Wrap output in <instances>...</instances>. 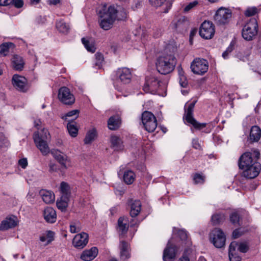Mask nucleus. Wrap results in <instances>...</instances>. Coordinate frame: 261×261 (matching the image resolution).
Instances as JSON below:
<instances>
[{
  "instance_id": "nucleus-1",
  "label": "nucleus",
  "mask_w": 261,
  "mask_h": 261,
  "mask_svg": "<svg viewBox=\"0 0 261 261\" xmlns=\"http://www.w3.org/2000/svg\"><path fill=\"white\" fill-rule=\"evenodd\" d=\"M176 48L172 45H168L165 49L166 54L159 57L156 62L158 71L162 74L171 72L176 65L177 60L174 53Z\"/></svg>"
},
{
  "instance_id": "nucleus-2",
  "label": "nucleus",
  "mask_w": 261,
  "mask_h": 261,
  "mask_svg": "<svg viewBox=\"0 0 261 261\" xmlns=\"http://www.w3.org/2000/svg\"><path fill=\"white\" fill-rule=\"evenodd\" d=\"M115 8L114 6H110L107 8L106 5L99 11V17L101 18L99 24L102 29L108 30L112 27L115 20Z\"/></svg>"
},
{
  "instance_id": "nucleus-3",
  "label": "nucleus",
  "mask_w": 261,
  "mask_h": 261,
  "mask_svg": "<svg viewBox=\"0 0 261 261\" xmlns=\"http://www.w3.org/2000/svg\"><path fill=\"white\" fill-rule=\"evenodd\" d=\"M49 138L48 131L44 128L41 129L40 132H35L33 135L34 142L43 155H46L49 152V148L46 142V140Z\"/></svg>"
},
{
  "instance_id": "nucleus-4",
  "label": "nucleus",
  "mask_w": 261,
  "mask_h": 261,
  "mask_svg": "<svg viewBox=\"0 0 261 261\" xmlns=\"http://www.w3.org/2000/svg\"><path fill=\"white\" fill-rule=\"evenodd\" d=\"M260 153L258 151L253 153L246 152L241 155L238 161V166L240 169L246 168L251 165H253L255 162H258Z\"/></svg>"
},
{
  "instance_id": "nucleus-5",
  "label": "nucleus",
  "mask_w": 261,
  "mask_h": 261,
  "mask_svg": "<svg viewBox=\"0 0 261 261\" xmlns=\"http://www.w3.org/2000/svg\"><path fill=\"white\" fill-rule=\"evenodd\" d=\"M258 24L256 19L251 18L244 26L242 35L246 40H251L257 34Z\"/></svg>"
},
{
  "instance_id": "nucleus-6",
  "label": "nucleus",
  "mask_w": 261,
  "mask_h": 261,
  "mask_svg": "<svg viewBox=\"0 0 261 261\" xmlns=\"http://www.w3.org/2000/svg\"><path fill=\"white\" fill-rule=\"evenodd\" d=\"M196 102L197 101L195 100L189 105L185 111V118L188 123L192 125L196 129L200 130L206 127V123H199L193 117L194 108Z\"/></svg>"
},
{
  "instance_id": "nucleus-7",
  "label": "nucleus",
  "mask_w": 261,
  "mask_h": 261,
  "mask_svg": "<svg viewBox=\"0 0 261 261\" xmlns=\"http://www.w3.org/2000/svg\"><path fill=\"white\" fill-rule=\"evenodd\" d=\"M210 239L216 248H222L225 244V235L220 228H215L212 230L210 234Z\"/></svg>"
},
{
  "instance_id": "nucleus-8",
  "label": "nucleus",
  "mask_w": 261,
  "mask_h": 261,
  "mask_svg": "<svg viewBox=\"0 0 261 261\" xmlns=\"http://www.w3.org/2000/svg\"><path fill=\"white\" fill-rule=\"evenodd\" d=\"M231 17L230 10L222 7L216 12L214 16V21L217 25H225L228 23Z\"/></svg>"
},
{
  "instance_id": "nucleus-9",
  "label": "nucleus",
  "mask_w": 261,
  "mask_h": 261,
  "mask_svg": "<svg viewBox=\"0 0 261 261\" xmlns=\"http://www.w3.org/2000/svg\"><path fill=\"white\" fill-rule=\"evenodd\" d=\"M191 68L195 74L203 75L208 70V64L206 60L196 58L191 63Z\"/></svg>"
},
{
  "instance_id": "nucleus-10",
  "label": "nucleus",
  "mask_w": 261,
  "mask_h": 261,
  "mask_svg": "<svg viewBox=\"0 0 261 261\" xmlns=\"http://www.w3.org/2000/svg\"><path fill=\"white\" fill-rule=\"evenodd\" d=\"M58 98L61 102L66 105H72L75 102V97L70 89L66 87H62L59 90Z\"/></svg>"
},
{
  "instance_id": "nucleus-11",
  "label": "nucleus",
  "mask_w": 261,
  "mask_h": 261,
  "mask_svg": "<svg viewBox=\"0 0 261 261\" xmlns=\"http://www.w3.org/2000/svg\"><path fill=\"white\" fill-rule=\"evenodd\" d=\"M161 81L155 76L150 75L145 78V83L143 87V90L145 92L155 93L160 86Z\"/></svg>"
},
{
  "instance_id": "nucleus-12",
  "label": "nucleus",
  "mask_w": 261,
  "mask_h": 261,
  "mask_svg": "<svg viewBox=\"0 0 261 261\" xmlns=\"http://www.w3.org/2000/svg\"><path fill=\"white\" fill-rule=\"evenodd\" d=\"M215 31L213 24L209 21H204L199 29V35L205 39H211L214 35Z\"/></svg>"
},
{
  "instance_id": "nucleus-13",
  "label": "nucleus",
  "mask_w": 261,
  "mask_h": 261,
  "mask_svg": "<svg viewBox=\"0 0 261 261\" xmlns=\"http://www.w3.org/2000/svg\"><path fill=\"white\" fill-rule=\"evenodd\" d=\"M12 84L17 91L21 92H25L29 89L27 79L18 74H14L13 76Z\"/></svg>"
},
{
  "instance_id": "nucleus-14",
  "label": "nucleus",
  "mask_w": 261,
  "mask_h": 261,
  "mask_svg": "<svg viewBox=\"0 0 261 261\" xmlns=\"http://www.w3.org/2000/svg\"><path fill=\"white\" fill-rule=\"evenodd\" d=\"M242 174L243 175L248 179H252L258 176L260 170L261 165L259 162H255L253 165H251L249 167L244 168Z\"/></svg>"
},
{
  "instance_id": "nucleus-15",
  "label": "nucleus",
  "mask_w": 261,
  "mask_h": 261,
  "mask_svg": "<svg viewBox=\"0 0 261 261\" xmlns=\"http://www.w3.org/2000/svg\"><path fill=\"white\" fill-rule=\"evenodd\" d=\"M18 224V220L16 216L11 215L7 217L0 223V231H5L16 227Z\"/></svg>"
},
{
  "instance_id": "nucleus-16",
  "label": "nucleus",
  "mask_w": 261,
  "mask_h": 261,
  "mask_svg": "<svg viewBox=\"0 0 261 261\" xmlns=\"http://www.w3.org/2000/svg\"><path fill=\"white\" fill-rule=\"evenodd\" d=\"M88 238V234L85 232L77 234L73 239L72 244L77 249H82L87 244Z\"/></svg>"
},
{
  "instance_id": "nucleus-17",
  "label": "nucleus",
  "mask_w": 261,
  "mask_h": 261,
  "mask_svg": "<svg viewBox=\"0 0 261 261\" xmlns=\"http://www.w3.org/2000/svg\"><path fill=\"white\" fill-rule=\"evenodd\" d=\"M189 25V21L186 17L182 16L177 21H173L170 24L172 29L182 33L187 30Z\"/></svg>"
},
{
  "instance_id": "nucleus-18",
  "label": "nucleus",
  "mask_w": 261,
  "mask_h": 261,
  "mask_svg": "<svg viewBox=\"0 0 261 261\" xmlns=\"http://www.w3.org/2000/svg\"><path fill=\"white\" fill-rule=\"evenodd\" d=\"M117 75L120 81L124 84H128L130 82L132 74L128 68L119 69L117 71Z\"/></svg>"
},
{
  "instance_id": "nucleus-19",
  "label": "nucleus",
  "mask_w": 261,
  "mask_h": 261,
  "mask_svg": "<svg viewBox=\"0 0 261 261\" xmlns=\"http://www.w3.org/2000/svg\"><path fill=\"white\" fill-rule=\"evenodd\" d=\"M238 246V242H232L229 246L228 255L230 261H241L242 258L236 253V248Z\"/></svg>"
},
{
  "instance_id": "nucleus-20",
  "label": "nucleus",
  "mask_w": 261,
  "mask_h": 261,
  "mask_svg": "<svg viewBox=\"0 0 261 261\" xmlns=\"http://www.w3.org/2000/svg\"><path fill=\"white\" fill-rule=\"evenodd\" d=\"M97 254L98 249L96 247H93L89 250L84 251L81 255V258L85 261H91L97 255Z\"/></svg>"
},
{
  "instance_id": "nucleus-21",
  "label": "nucleus",
  "mask_w": 261,
  "mask_h": 261,
  "mask_svg": "<svg viewBox=\"0 0 261 261\" xmlns=\"http://www.w3.org/2000/svg\"><path fill=\"white\" fill-rule=\"evenodd\" d=\"M43 217L47 222L54 223L57 219L56 212L53 207H46L43 211Z\"/></svg>"
},
{
  "instance_id": "nucleus-22",
  "label": "nucleus",
  "mask_w": 261,
  "mask_h": 261,
  "mask_svg": "<svg viewBox=\"0 0 261 261\" xmlns=\"http://www.w3.org/2000/svg\"><path fill=\"white\" fill-rule=\"evenodd\" d=\"M128 220L127 218L121 217L118 220L117 230L120 235L126 234L128 229Z\"/></svg>"
},
{
  "instance_id": "nucleus-23",
  "label": "nucleus",
  "mask_w": 261,
  "mask_h": 261,
  "mask_svg": "<svg viewBox=\"0 0 261 261\" xmlns=\"http://www.w3.org/2000/svg\"><path fill=\"white\" fill-rule=\"evenodd\" d=\"M111 147L114 150L119 151L123 149V142L121 139L116 135H112L110 137Z\"/></svg>"
},
{
  "instance_id": "nucleus-24",
  "label": "nucleus",
  "mask_w": 261,
  "mask_h": 261,
  "mask_svg": "<svg viewBox=\"0 0 261 261\" xmlns=\"http://www.w3.org/2000/svg\"><path fill=\"white\" fill-rule=\"evenodd\" d=\"M39 194L45 203L50 204L55 201V194L52 192L45 190H41L39 192Z\"/></svg>"
},
{
  "instance_id": "nucleus-25",
  "label": "nucleus",
  "mask_w": 261,
  "mask_h": 261,
  "mask_svg": "<svg viewBox=\"0 0 261 261\" xmlns=\"http://www.w3.org/2000/svg\"><path fill=\"white\" fill-rule=\"evenodd\" d=\"M24 62L22 58L18 55L13 56L12 59V65L16 70L21 71L24 67Z\"/></svg>"
},
{
  "instance_id": "nucleus-26",
  "label": "nucleus",
  "mask_w": 261,
  "mask_h": 261,
  "mask_svg": "<svg viewBox=\"0 0 261 261\" xmlns=\"http://www.w3.org/2000/svg\"><path fill=\"white\" fill-rule=\"evenodd\" d=\"M51 153L64 169H67L66 161L67 159L66 155L61 154V152L58 150H52Z\"/></svg>"
},
{
  "instance_id": "nucleus-27",
  "label": "nucleus",
  "mask_w": 261,
  "mask_h": 261,
  "mask_svg": "<svg viewBox=\"0 0 261 261\" xmlns=\"http://www.w3.org/2000/svg\"><path fill=\"white\" fill-rule=\"evenodd\" d=\"M121 124V119L119 116H111L108 121V126L111 130H116L119 128Z\"/></svg>"
},
{
  "instance_id": "nucleus-28",
  "label": "nucleus",
  "mask_w": 261,
  "mask_h": 261,
  "mask_svg": "<svg viewBox=\"0 0 261 261\" xmlns=\"http://www.w3.org/2000/svg\"><path fill=\"white\" fill-rule=\"evenodd\" d=\"M149 2L152 6L155 7H161L165 3L166 8L163 11L165 13L168 12L172 6V3L169 1L166 2V0H149Z\"/></svg>"
},
{
  "instance_id": "nucleus-29",
  "label": "nucleus",
  "mask_w": 261,
  "mask_h": 261,
  "mask_svg": "<svg viewBox=\"0 0 261 261\" xmlns=\"http://www.w3.org/2000/svg\"><path fill=\"white\" fill-rule=\"evenodd\" d=\"M131 208L130 211V215L132 217H135L139 215L141 208V203L140 200H131Z\"/></svg>"
},
{
  "instance_id": "nucleus-30",
  "label": "nucleus",
  "mask_w": 261,
  "mask_h": 261,
  "mask_svg": "<svg viewBox=\"0 0 261 261\" xmlns=\"http://www.w3.org/2000/svg\"><path fill=\"white\" fill-rule=\"evenodd\" d=\"M176 255L175 249L174 247L170 246L168 244L167 247L165 249L163 253L164 261H167V259L175 258Z\"/></svg>"
},
{
  "instance_id": "nucleus-31",
  "label": "nucleus",
  "mask_w": 261,
  "mask_h": 261,
  "mask_svg": "<svg viewBox=\"0 0 261 261\" xmlns=\"http://www.w3.org/2000/svg\"><path fill=\"white\" fill-rule=\"evenodd\" d=\"M250 139L252 142H257L261 137V130L257 126L252 127L250 132Z\"/></svg>"
},
{
  "instance_id": "nucleus-32",
  "label": "nucleus",
  "mask_w": 261,
  "mask_h": 261,
  "mask_svg": "<svg viewBox=\"0 0 261 261\" xmlns=\"http://www.w3.org/2000/svg\"><path fill=\"white\" fill-rule=\"evenodd\" d=\"M60 191L62 198L69 199L71 195L69 185L66 182L62 181L60 185Z\"/></svg>"
},
{
  "instance_id": "nucleus-33",
  "label": "nucleus",
  "mask_w": 261,
  "mask_h": 261,
  "mask_svg": "<svg viewBox=\"0 0 261 261\" xmlns=\"http://www.w3.org/2000/svg\"><path fill=\"white\" fill-rule=\"evenodd\" d=\"M97 131L95 128H93L92 129L89 130L86 134L84 140L85 144H91L97 137Z\"/></svg>"
},
{
  "instance_id": "nucleus-34",
  "label": "nucleus",
  "mask_w": 261,
  "mask_h": 261,
  "mask_svg": "<svg viewBox=\"0 0 261 261\" xmlns=\"http://www.w3.org/2000/svg\"><path fill=\"white\" fill-rule=\"evenodd\" d=\"M120 257L122 260H125L129 257V253L128 250L127 243L123 241L121 242Z\"/></svg>"
},
{
  "instance_id": "nucleus-35",
  "label": "nucleus",
  "mask_w": 261,
  "mask_h": 261,
  "mask_svg": "<svg viewBox=\"0 0 261 261\" xmlns=\"http://www.w3.org/2000/svg\"><path fill=\"white\" fill-rule=\"evenodd\" d=\"M74 120H69L67 124L68 132L72 137H75L78 134V128L75 125Z\"/></svg>"
},
{
  "instance_id": "nucleus-36",
  "label": "nucleus",
  "mask_w": 261,
  "mask_h": 261,
  "mask_svg": "<svg viewBox=\"0 0 261 261\" xmlns=\"http://www.w3.org/2000/svg\"><path fill=\"white\" fill-rule=\"evenodd\" d=\"M135 178V174L132 170H127L124 172L123 180L127 185L132 184Z\"/></svg>"
},
{
  "instance_id": "nucleus-37",
  "label": "nucleus",
  "mask_w": 261,
  "mask_h": 261,
  "mask_svg": "<svg viewBox=\"0 0 261 261\" xmlns=\"http://www.w3.org/2000/svg\"><path fill=\"white\" fill-rule=\"evenodd\" d=\"M225 216L223 214H215L211 218V222L213 225H219L224 222Z\"/></svg>"
},
{
  "instance_id": "nucleus-38",
  "label": "nucleus",
  "mask_w": 261,
  "mask_h": 261,
  "mask_svg": "<svg viewBox=\"0 0 261 261\" xmlns=\"http://www.w3.org/2000/svg\"><path fill=\"white\" fill-rule=\"evenodd\" d=\"M154 119H156V117L150 112L145 111L142 114V122L143 126L145 125L146 123H148L150 121H153Z\"/></svg>"
},
{
  "instance_id": "nucleus-39",
  "label": "nucleus",
  "mask_w": 261,
  "mask_h": 261,
  "mask_svg": "<svg viewBox=\"0 0 261 261\" xmlns=\"http://www.w3.org/2000/svg\"><path fill=\"white\" fill-rule=\"evenodd\" d=\"M15 45L12 42H5L0 45V54L4 56L7 55L10 48H14Z\"/></svg>"
},
{
  "instance_id": "nucleus-40",
  "label": "nucleus",
  "mask_w": 261,
  "mask_h": 261,
  "mask_svg": "<svg viewBox=\"0 0 261 261\" xmlns=\"http://www.w3.org/2000/svg\"><path fill=\"white\" fill-rule=\"evenodd\" d=\"M56 28L60 32L62 33H67L69 30V26L63 20L56 23Z\"/></svg>"
},
{
  "instance_id": "nucleus-41",
  "label": "nucleus",
  "mask_w": 261,
  "mask_h": 261,
  "mask_svg": "<svg viewBox=\"0 0 261 261\" xmlns=\"http://www.w3.org/2000/svg\"><path fill=\"white\" fill-rule=\"evenodd\" d=\"M69 201V199H67L62 198L61 197L60 200H58L57 201L56 205L57 207L61 210L62 211H65L66 210V208L68 206V203Z\"/></svg>"
},
{
  "instance_id": "nucleus-42",
  "label": "nucleus",
  "mask_w": 261,
  "mask_h": 261,
  "mask_svg": "<svg viewBox=\"0 0 261 261\" xmlns=\"http://www.w3.org/2000/svg\"><path fill=\"white\" fill-rule=\"evenodd\" d=\"M115 20H122L126 18L127 13L124 9L120 8L119 10L115 9Z\"/></svg>"
},
{
  "instance_id": "nucleus-43",
  "label": "nucleus",
  "mask_w": 261,
  "mask_h": 261,
  "mask_svg": "<svg viewBox=\"0 0 261 261\" xmlns=\"http://www.w3.org/2000/svg\"><path fill=\"white\" fill-rule=\"evenodd\" d=\"M82 42L88 51L94 53L96 51V47L94 44L90 43L89 41L85 38H83L82 39Z\"/></svg>"
},
{
  "instance_id": "nucleus-44",
  "label": "nucleus",
  "mask_w": 261,
  "mask_h": 261,
  "mask_svg": "<svg viewBox=\"0 0 261 261\" xmlns=\"http://www.w3.org/2000/svg\"><path fill=\"white\" fill-rule=\"evenodd\" d=\"M145 129L148 132H153L157 127V121L156 119L153 121H150L148 123H146L144 125Z\"/></svg>"
},
{
  "instance_id": "nucleus-45",
  "label": "nucleus",
  "mask_w": 261,
  "mask_h": 261,
  "mask_svg": "<svg viewBox=\"0 0 261 261\" xmlns=\"http://www.w3.org/2000/svg\"><path fill=\"white\" fill-rule=\"evenodd\" d=\"M231 223L235 226H240V216L237 212H233L230 215L229 217Z\"/></svg>"
},
{
  "instance_id": "nucleus-46",
  "label": "nucleus",
  "mask_w": 261,
  "mask_h": 261,
  "mask_svg": "<svg viewBox=\"0 0 261 261\" xmlns=\"http://www.w3.org/2000/svg\"><path fill=\"white\" fill-rule=\"evenodd\" d=\"M96 62L95 65L100 68L102 66V63L103 61V56L102 54L100 53H96L95 55Z\"/></svg>"
},
{
  "instance_id": "nucleus-47",
  "label": "nucleus",
  "mask_w": 261,
  "mask_h": 261,
  "mask_svg": "<svg viewBox=\"0 0 261 261\" xmlns=\"http://www.w3.org/2000/svg\"><path fill=\"white\" fill-rule=\"evenodd\" d=\"M195 184H203L205 181V176L199 173H195L193 176Z\"/></svg>"
},
{
  "instance_id": "nucleus-48",
  "label": "nucleus",
  "mask_w": 261,
  "mask_h": 261,
  "mask_svg": "<svg viewBox=\"0 0 261 261\" xmlns=\"http://www.w3.org/2000/svg\"><path fill=\"white\" fill-rule=\"evenodd\" d=\"M80 113V111L78 110H74L71 111H69L67 113H66L64 116L62 117V118L63 120H66L67 119V117H72L73 116H75V119H76L79 117V115Z\"/></svg>"
},
{
  "instance_id": "nucleus-49",
  "label": "nucleus",
  "mask_w": 261,
  "mask_h": 261,
  "mask_svg": "<svg viewBox=\"0 0 261 261\" xmlns=\"http://www.w3.org/2000/svg\"><path fill=\"white\" fill-rule=\"evenodd\" d=\"M238 250L242 253H246L249 250V246L246 242L238 243Z\"/></svg>"
},
{
  "instance_id": "nucleus-50",
  "label": "nucleus",
  "mask_w": 261,
  "mask_h": 261,
  "mask_svg": "<svg viewBox=\"0 0 261 261\" xmlns=\"http://www.w3.org/2000/svg\"><path fill=\"white\" fill-rule=\"evenodd\" d=\"M245 233L244 229L241 228H237L234 230L232 232V237L233 239H237L242 236Z\"/></svg>"
},
{
  "instance_id": "nucleus-51",
  "label": "nucleus",
  "mask_w": 261,
  "mask_h": 261,
  "mask_svg": "<svg viewBox=\"0 0 261 261\" xmlns=\"http://www.w3.org/2000/svg\"><path fill=\"white\" fill-rule=\"evenodd\" d=\"M257 12V9L255 7H252L248 8L244 14L246 16L250 17L254 15Z\"/></svg>"
},
{
  "instance_id": "nucleus-52",
  "label": "nucleus",
  "mask_w": 261,
  "mask_h": 261,
  "mask_svg": "<svg viewBox=\"0 0 261 261\" xmlns=\"http://www.w3.org/2000/svg\"><path fill=\"white\" fill-rule=\"evenodd\" d=\"M198 4V2L197 1H194L191 3H190L185 7L184 12L185 13L188 12L190 10L195 7Z\"/></svg>"
},
{
  "instance_id": "nucleus-53",
  "label": "nucleus",
  "mask_w": 261,
  "mask_h": 261,
  "mask_svg": "<svg viewBox=\"0 0 261 261\" xmlns=\"http://www.w3.org/2000/svg\"><path fill=\"white\" fill-rule=\"evenodd\" d=\"M8 140L3 133H0V149L7 146Z\"/></svg>"
},
{
  "instance_id": "nucleus-54",
  "label": "nucleus",
  "mask_w": 261,
  "mask_h": 261,
  "mask_svg": "<svg viewBox=\"0 0 261 261\" xmlns=\"http://www.w3.org/2000/svg\"><path fill=\"white\" fill-rule=\"evenodd\" d=\"M163 30L160 28H155L153 29V37L155 38L160 37L163 34Z\"/></svg>"
},
{
  "instance_id": "nucleus-55",
  "label": "nucleus",
  "mask_w": 261,
  "mask_h": 261,
  "mask_svg": "<svg viewBox=\"0 0 261 261\" xmlns=\"http://www.w3.org/2000/svg\"><path fill=\"white\" fill-rule=\"evenodd\" d=\"M46 237L47 238L46 245H48L54 240V232L50 230L47 231Z\"/></svg>"
},
{
  "instance_id": "nucleus-56",
  "label": "nucleus",
  "mask_w": 261,
  "mask_h": 261,
  "mask_svg": "<svg viewBox=\"0 0 261 261\" xmlns=\"http://www.w3.org/2000/svg\"><path fill=\"white\" fill-rule=\"evenodd\" d=\"M233 49V44L231 42L226 50L223 53L222 57L225 59L227 57L228 54Z\"/></svg>"
},
{
  "instance_id": "nucleus-57",
  "label": "nucleus",
  "mask_w": 261,
  "mask_h": 261,
  "mask_svg": "<svg viewBox=\"0 0 261 261\" xmlns=\"http://www.w3.org/2000/svg\"><path fill=\"white\" fill-rule=\"evenodd\" d=\"M179 84L180 86L183 88L186 87L188 85V81L187 80V79L183 75L180 74Z\"/></svg>"
},
{
  "instance_id": "nucleus-58",
  "label": "nucleus",
  "mask_w": 261,
  "mask_h": 261,
  "mask_svg": "<svg viewBox=\"0 0 261 261\" xmlns=\"http://www.w3.org/2000/svg\"><path fill=\"white\" fill-rule=\"evenodd\" d=\"M177 234L180 240L182 241L186 240L187 238V233L183 230H178Z\"/></svg>"
},
{
  "instance_id": "nucleus-59",
  "label": "nucleus",
  "mask_w": 261,
  "mask_h": 261,
  "mask_svg": "<svg viewBox=\"0 0 261 261\" xmlns=\"http://www.w3.org/2000/svg\"><path fill=\"white\" fill-rule=\"evenodd\" d=\"M11 4L17 8H20L23 5V0H13Z\"/></svg>"
},
{
  "instance_id": "nucleus-60",
  "label": "nucleus",
  "mask_w": 261,
  "mask_h": 261,
  "mask_svg": "<svg viewBox=\"0 0 261 261\" xmlns=\"http://www.w3.org/2000/svg\"><path fill=\"white\" fill-rule=\"evenodd\" d=\"M192 146L196 149H201V147L198 139H193L192 140Z\"/></svg>"
},
{
  "instance_id": "nucleus-61",
  "label": "nucleus",
  "mask_w": 261,
  "mask_h": 261,
  "mask_svg": "<svg viewBox=\"0 0 261 261\" xmlns=\"http://www.w3.org/2000/svg\"><path fill=\"white\" fill-rule=\"evenodd\" d=\"M18 164L22 168L25 169L28 166V161L26 158H23L18 161Z\"/></svg>"
},
{
  "instance_id": "nucleus-62",
  "label": "nucleus",
  "mask_w": 261,
  "mask_h": 261,
  "mask_svg": "<svg viewBox=\"0 0 261 261\" xmlns=\"http://www.w3.org/2000/svg\"><path fill=\"white\" fill-rule=\"evenodd\" d=\"M49 171L51 173L57 172L58 170L57 165L55 164L50 163L49 164Z\"/></svg>"
},
{
  "instance_id": "nucleus-63",
  "label": "nucleus",
  "mask_w": 261,
  "mask_h": 261,
  "mask_svg": "<svg viewBox=\"0 0 261 261\" xmlns=\"http://www.w3.org/2000/svg\"><path fill=\"white\" fill-rule=\"evenodd\" d=\"M13 0H0V6H6L11 5Z\"/></svg>"
},
{
  "instance_id": "nucleus-64",
  "label": "nucleus",
  "mask_w": 261,
  "mask_h": 261,
  "mask_svg": "<svg viewBox=\"0 0 261 261\" xmlns=\"http://www.w3.org/2000/svg\"><path fill=\"white\" fill-rule=\"evenodd\" d=\"M70 227V230L71 233H75L79 231V230H76V227L74 225H71Z\"/></svg>"
}]
</instances>
